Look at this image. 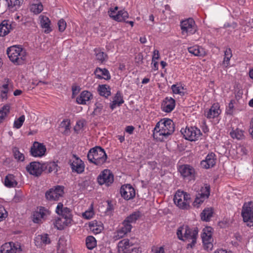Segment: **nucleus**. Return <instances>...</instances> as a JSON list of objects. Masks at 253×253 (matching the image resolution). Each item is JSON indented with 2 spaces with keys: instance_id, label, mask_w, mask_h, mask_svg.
I'll list each match as a JSON object with an SVG mask.
<instances>
[{
  "instance_id": "nucleus-1",
  "label": "nucleus",
  "mask_w": 253,
  "mask_h": 253,
  "mask_svg": "<svg viewBox=\"0 0 253 253\" xmlns=\"http://www.w3.org/2000/svg\"><path fill=\"white\" fill-rule=\"evenodd\" d=\"M174 124L169 119H164L157 123L153 130V137L160 141H163L174 131Z\"/></svg>"
},
{
  "instance_id": "nucleus-2",
  "label": "nucleus",
  "mask_w": 253,
  "mask_h": 253,
  "mask_svg": "<svg viewBox=\"0 0 253 253\" xmlns=\"http://www.w3.org/2000/svg\"><path fill=\"white\" fill-rule=\"evenodd\" d=\"M198 233L197 228L191 229L187 225H183L178 228L176 234L179 240L191 242L187 244V247L192 248L196 243Z\"/></svg>"
},
{
  "instance_id": "nucleus-3",
  "label": "nucleus",
  "mask_w": 253,
  "mask_h": 253,
  "mask_svg": "<svg viewBox=\"0 0 253 253\" xmlns=\"http://www.w3.org/2000/svg\"><path fill=\"white\" fill-rule=\"evenodd\" d=\"M7 54L11 62L16 65H21L26 59V52L20 46L14 45L7 49Z\"/></svg>"
},
{
  "instance_id": "nucleus-4",
  "label": "nucleus",
  "mask_w": 253,
  "mask_h": 253,
  "mask_svg": "<svg viewBox=\"0 0 253 253\" xmlns=\"http://www.w3.org/2000/svg\"><path fill=\"white\" fill-rule=\"evenodd\" d=\"M87 158L90 163L96 166H101L106 162L107 156L103 148L96 146L89 150Z\"/></svg>"
},
{
  "instance_id": "nucleus-5",
  "label": "nucleus",
  "mask_w": 253,
  "mask_h": 253,
  "mask_svg": "<svg viewBox=\"0 0 253 253\" xmlns=\"http://www.w3.org/2000/svg\"><path fill=\"white\" fill-rule=\"evenodd\" d=\"M241 214L245 222L248 226H253V202L245 203L243 205Z\"/></svg>"
},
{
  "instance_id": "nucleus-6",
  "label": "nucleus",
  "mask_w": 253,
  "mask_h": 253,
  "mask_svg": "<svg viewBox=\"0 0 253 253\" xmlns=\"http://www.w3.org/2000/svg\"><path fill=\"white\" fill-rule=\"evenodd\" d=\"M180 27L182 35L186 36L195 34L197 30L194 20L190 18L181 21Z\"/></svg>"
},
{
  "instance_id": "nucleus-7",
  "label": "nucleus",
  "mask_w": 253,
  "mask_h": 253,
  "mask_svg": "<svg viewBox=\"0 0 253 253\" xmlns=\"http://www.w3.org/2000/svg\"><path fill=\"white\" fill-rule=\"evenodd\" d=\"M64 189V186L60 185H57L49 189L45 192L46 199L50 201H58L60 197L63 196Z\"/></svg>"
},
{
  "instance_id": "nucleus-8",
  "label": "nucleus",
  "mask_w": 253,
  "mask_h": 253,
  "mask_svg": "<svg viewBox=\"0 0 253 253\" xmlns=\"http://www.w3.org/2000/svg\"><path fill=\"white\" fill-rule=\"evenodd\" d=\"M210 194V186L206 184L201 188L200 191L197 194L195 199L193 203L194 207L198 208L204 201L208 199Z\"/></svg>"
},
{
  "instance_id": "nucleus-9",
  "label": "nucleus",
  "mask_w": 253,
  "mask_h": 253,
  "mask_svg": "<svg viewBox=\"0 0 253 253\" xmlns=\"http://www.w3.org/2000/svg\"><path fill=\"white\" fill-rule=\"evenodd\" d=\"M181 133L184 138L190 141H196L202 135L201 130L195 126H187L185 129H181Z\"/></svg>"
},
{
  "instance_id": "nucleus-10",
  "label": "nucleus",
  "mask_w": 253,
  "mask_h": 253,
  "mask_svg": "<svg viewBox=\"0 0 253 253\" xmlns=\"http://www.w3.org/2000/svg\"><path fill=\"white\" fill-rule=\"evenodd\" d=\"M97 180L99 185L109 186L114 182V175L110 170L105 169L99 174Z\"/></svg>"
},
{
  "instance_id": "nucleus-11",
  "label": "nucleus",
  "mask_w": 253,
  "mask_h": 253,
  "mask_svg": "<svg viewBox=\"0 0 253 253\" xmlns=\"http://www.w3.org/2000/svg\"><path fill=\"white\" fill-rule=\"evenodd\" d=\"M0 253H22V249L17 242L6 243L1 247Z\"/></svg>"
},
{
  "instance_id": "nucleus-12",
  "label": "nucleus",
  "mask_w": 253,
  "mask_h": 253,
  "mask_svg": "<svg viewBox=\"0 0 253 253\" xmlns=\"http://www.w3.org/2000/svg\"><path fill=\"white\" fill-rule=\"evenodd\" d=\"M56 212L61 216L65 222V224H70L72 221V214L70 209L67 207H64L61 203H59L56 209Z\"/></svg>"
},
{
  "instance_id": "nucleus-13",
  "label": "nucleus",
  "mask_w": 253,
  "mask_h": 253,
  "mask_svg": "<svg viewBox=\"0 0 253 253\" xmlns=\"http://www.w3.org/2000/svg\"><path fill=\"white\" fill-rule=\"evenodd\" d=\"M44 165L38 162H32L26 166L27 171L31 175L38 176L44 170Z\"/></svg>"
},
{
  "instance_id": "nucleus-14",
  "label": "nucleus",
  "mask_w": 253,
  "mask_h": 253,
  "mask_svg": "<svg viewBox=\"0 0 253 253\" xmlns=\"http://www.w3.org/2000/svg\"><path fill=\"white\" fill-rule=\"evenodd\" d=\"M211 230L212 228L211 227H206L203 229L201 235L203 244L207 249L210 250H211L213 246L211 243L212 241Z\"/></svg>"
},
{
  "instance_id": "nucleus-15",
  "label": "nucleus",
  "mask_w": 253,
  "mask_h": 253,
  "mask_svg": "<svg viewBox=\"0 0 253 253\" xmlns=\"http://www.w3.org/2000/svg\"><path fill=\"white\" fill-rule=\"evenodd\" d=\"M178 170L181 175L184 178H188L189 180L194 179L195 171L194 169L189 165H183L179 166Z\"/></svg>"
},
{
  "instance_id": "nucleus-16",
  "label": "nucleus",
  "mask_w": 253,
  "mask_h": 253,
  "mask_svg": "<svg viewBox=\"0 0 253 253\" xmlns=\"http://www.w3.org/2000/svg\"><path fill=\"white\" fill-rule=\"evenodd\" d=\"M45 151V146L43 144L36 141L34 143L30 150L31 155L35 157H42L44 155Z\"/></svg>"
},
{
  "instance_id": "nucleus-17",
  "label": "nucleus",
  "mask_w": 253,
  "mask_h": 253,
  "mask_svg": "<svg viewBox=\"0 0 253 253\" xmlns=\"http://www.w3.org/2000/svg\"><path fill=\"white\" fill-rule=\"evenodd\" d=\"M49 214L50 211L48 209L44 207H40L39 210L34 212L33 221L36 223H40L42 222V220Z\"/></svg>"
},
{
  "instance_id": "nucleus-18",
  "label": "nucleus",
  "mask_w": 253,
  "mask_h": 253,
  "mask_svg": "<svg viewBox=\"0 0 253 253\" xmlns=\"http://www.w3.org/2000/svg\"><path fill=\"white\" fill-rule=\"evenodd\" d=\"M120 193L122 197L126 200L132 199L135 195L134 189L130 184L123 185Z\"/></svg>"
},
{
  "instance_id": "nucleus-19",
  "label": "nucleus",
  "mask_w": 253,
  "mask_h": 253,
  "mask_svg": "<svg viewBox=\"0 0 253 253\" xmlns=\"http://www.w3.org/2000/svg\"><path fill=\"white\" fill-rule=\"evenodd\" d=\"M134 244L128 239H124L118 243V252L119 253H128L130 251V248L132 247Z\"/></svg>"
},
{
  "instance_id": "nucleus-20",
  "label": "nucleus",
  "mask_w": 253,
  "mask_h": 253,
  "mask_svg": "<svg viewBox=\"0 0 253 253\" xmlns=\"http://www.w3.org/2000/svg\"><path fill=\"white\" fill-rule=\"evenodd\" d=\"M34 241L35 245L39 248H42L43 246H45L51 243L49 235L46 233L37 235L35 238Z\"/></svg>"
},
{
  "instance_id": "nucleus-21",
  "label": "nucleus",
  "mask_w": 253,
  "mask_h": 253,
  "mask_svg": "<svg viewBox=\"0 0 253 253\" xmlns=\"http://www.w3.org/2000/svg\"><path fill=\"white\" fill-rule=\"evenodd\" d=\"M216 160L214 153H209L206 157L205 160L201 162V166L203 168L206 169L213 167L215 165Z\"/></svg>"
},
{
  "instance_id": "nucleus-22",
  "label": "nucleus",
  "mask_w": 253,
  "mask_h": 253,
  "mask_svg": "<svg viewBox=\"0 0 253 253\" xmlns=\"http://www.w3.org/2000/svg\"><path fill=\"white\" fill-rule=\"evenodd\" d=\"M109 16L114 20L119 22L125 21L129 16L127 12L124 10L119 11L116 14H115L114 10H111Z\"/></svg>"
},
{
  "instance_id": "nucleus-23",
  "label": "nucleus",
  "mask_w": 253,
  "mask_h": 253,
  "mask_svg": "<svg viewBox=\"0 0 253 253\" xmlns=\"http://www.w3.org/2000/svg\"><path fill=\"white\" fill-rule=\"evenodd\" d=\"M175 100L172 98L167 97L162 104L163 110L167 113L171 112L175 107Z\"/></svg>"
},
{
  "instance_id": "nucleus-24",
  "label": "nucleus",
  "mask_w": 253,
  "mask_h": 253,
  "mask_svg": "<svg viewBox=\"0 0 253 253\" xmlns=\"http://www.w3.org/2000/svg\"><path fill=\"white\" fill-rule=\"evenodd\" d=\"M71 168L73 171L78 173H82L84 169V165L83 162L79 158H76L71 164Z\"/></svg>"
},
{
  "instance_id": "nucleus-25",
  "label": "nucleus",
  "mask_w": 253,
  "mask_h": 253,
  "mask_svg": "<svg viewBox=\"0 0 253 253\" xmlns=\"http://www.w3.org/2000/svg\"><path fill=\"white\" fill-rule=\"evenodd\" d=\"M181 195H182V192L178 191L174 196V202L179 208L182 209H187V204H186L185 201H184L183 199L182 198V196H181Z\"/></svg>"
},
{
  "instance_id": "nucleus-26",
  "label": "nucleus",
  "mask_w": 253,
  "mask_h": 253,
  "mask_svg": "<svg viewBox=\"0 0 253 253\" xmlns=\"http://www.w3.org/2000/svg\"><path fill=\"white\" fill-rule=\"evenodd\" d=\"M96 78L99 79H104L106 80H109L111 78V76L108 70L105 68L101 69L97 67L94 72Z\"/></svg>"
},
{
  "instance_id": "nucleus-27",
  "label": "nucleus",
  "mask_w": 253,
  "mask_h": 253,
  "mask_svg": "<svg viewBox=\"0 0 253 253\" xmlns=\"http://www.w3.org/2000/svg\"><path fill=\"white\" fill-rule=\"evenodd\" d=\"M221 111L219 109V105L218 104H214L207 112L206 116L209 119H213L218 117Z\"/></svg>"
},
{
  "instance_id": "nucleus-28",
  "label": "nucleus",
  "mask_w": 253,
  "mask_h": 253,
  "mask_svg": "<svg viewBox=\"0 0 253 253\" xmlns=\"http://www.w3.org/2000/svg\"><path fill=\"white\" fill-rule=\"evenodd\" d=\"M92 98V94L88 91H83L76 99V101L80 104H86Z\"/></svg>"
},
{
  "instance_id": "nucleus-29",
  "label": "nucleus",
  "mask_w": 253,
  "mask_h": 253,
  "mask_svg": "<svg viewBox=\"0 0 253 253\" xmlns=\"http://www.w3.org/2000/svg\"><path fill=\"white\" fill-rule=\"evenodd\" d=\"M188 51L191 54L196 56L204 57L206 55V52L205 49L197 45L188 47Z\"/></svg>"
},
{
  "instance_id": "nucleus-30",
  "label": "nucleus",
  "mask_w": 253,
  "mask_h": 253,
  "mask_svg": "<svg viewBox=\"0 0 253 253\" xmlns=\"http://www.w3.org/2000/svg\"><path fill=\"white\" fill-rule=\"evenodd\" d=\"M41 19V25L42 28L44 29V32L46 34L49 33L52 29L50 26V20L46 16L41 15L40 17Z\"/></svg>"
},
{
  "instance_id": "nucleus-31",
  "label": "nucleus",
  "mask_w": 253,
  "mask_h": 253,
  "mask_svg": "<svg viewBox=\"0 0 253 253\" xmlns=\"http://www.w3.org/2000/svg\"><path fill=\"white\" fill-rule=\"evenodd\" d=\"M11 27L7 21H3L0 24V36L3 37L7 35L10 32Z\"/></svg>"
},
{
  "instance_id": "nucleus-32",
  "label": "nucleus",
  "mask_w": 253,
  "mask_h": 253,
  "mask_svg": "<svg viewBox=\"0 0 253 253\" xmlns=\"http://www.w3.org/2000/svg\"><path fill=\"white\" fill-rule=\"evenodd\" d=\"M124 102V101L121 93L120 92L118 91L114 97V100L110 105V107L111 109L113 110L117 106H119Z\"/></svg>"
},
{
  "instance_id": "nucleus-33",
  "label": "nucleus",
  "mask_w": 253,
  "mask_h": 253,
  "mask_svg": "<svg viewBox=\"0 0 253 253\" xmlns=\"http://www.w3.org/2000/svg\"><path fill=\"white\" fill-rule=\"evenodd\" d=\"M98 91L101 96L107 98L111 95V88L109 85L102 84L99 85Z\"/></svg>"
},
{
  "instance_id": "nucleus-34",
  "label": "nucleus",
  "mask_w": 253,
  "mask_h": 253,
  "mask_svg": "<svg viewBox=\"0 0 253 253\" xmlns=\"http://www.w3.org/2000/svg\"><path fill=\"white\" fill-rule=\"evenodd\" d=\"M4 185L7 187H14L16 186L17 182L13 174H9L5 176Z\"/></svg>"
},
{
  "instance_id": "nucleus-35",
  "label": "nucleus",
  "mask_w": 253,
  "mask_h": 253,
  "mask_svg": "<svg viewBox=\"0 0 253 253\" xmlns=\"http://www.w3.org/2000/svg\"><path fill=\"white\" fill-rule=\"evenodd\" d=\"M89 227L90 229L95 234L99 233L103 230V227L100 222L96 220L92 221L89 223Z\"/></svg>"
},
{
  "instance_id": "nucleus-36",
  "label": "nucleus",
  "mask_w": 253,
  "mask_h": 253,
  "mask_svg": "<svg viewBox=\"0 0 253 253\" xmlns=\"http://www.w3.org/2000/svg\"><path fill=\"white\" fill-rule=\"evenodd\" d=\"M230 135L232 138L237 139V140H241L245 137L244 131L238 128L235 129H232L230 132Z\"/></svg>"
},
{
  "instance_id": "nucleus-37",
  "label": "nucleus",
  "mask_w": 253,
  "mask_h": 253,
  "mask_svg": "<svg viewBox=\"0 0 253 253\" xmlns=\"http://www.w3.org/2000/svg\"><path fill=\"white\" fill-rule=\"evenodd\" d=\"M213 211L211 208L205 209L201 213V219L203 221H209L212 216Z\"/></svg>"
},
{
  "instance_id": "nucleus-38",
  "label": "nucleus",
  "mask_w": 253,
  "mask_h": 253,
  "mask_svg": "<svg viewBox=\"0 0 253 253\" xmlns=\"http://www.w3.org/2000/svg\"><path fill=\"white\" fill-rule=\"evenodd\" d=\"M10 111V105H4L0 110V123L3 122Z\"/></svg>"
},
{
  "instance_id": "nucleus-39",
  "label": "nucleus",
  "mask_w": 253,
  "mask_h": 253,
  "mask_svg": "<svg viewBox=\"0 0 253 253\" xmlns=\"http://www.w3.org/2000/svg\"><path fill=\"white\" fill-rule=\"evenodd\" d=\"M104 102H97L95 104V108L93 112V114L95 116H99L101 115L102 111L104 109Z\"/></svg>"
},
{
  "instance_id": "nucleus-40",
  "label": "nucleus",
  "mask_w": 253,
  "mask_h": 253,
  "mask_svg": "<svg viewBox=\"0 0 253 253\" xmlns=\"http://www.w3.org/2000/svg\"><path fill=\"white\" fill-rule=\"evenodd\" d=\"M86 247L89 250H92L96 246V241L92 236H88L86 238Z\"/></svg>"
},
{
  "instance_id": "nucleus-41",
  "label": "nucleus",
  "mask_w": 253,
  "mask_h": 253,
  "mask_svg": "<svg viewBox=\"0 0 253 253\" xmlns=\"http://www.w3.org/2000/svg\"><path fill=\"white\" fill-rule=\"evenodd\" d=\"M140 216L141 214L139 211H135L128 216L125 220L130 224L135 223L136 221L140 218Z\"/></svg>"
},
{
  "instance_id": "nucleus-42",
  "label": "nucleus",
  "mask_w": 253,
  "mask_h": 253,
  "mask_svg": "<svg viewBox=\"0 0 253 253\" xmlns=\"http://www.w3.org/2000/svg\"><path fill=\"white\" fill-rule=\"evenodd\" d=\"M42 165H44V167H44V170L47 169L48 172L49 173H50L52 171H54L55 172H57V171L58 170V169H57L58 166L54 162H50L47 164H42Z\"/></svg>"
},
{
  "instance_id": "nucleus-43",
  "label": "nucleus",
  "mask_w": 253,
  "mask_h": 253,
  "mask_svg": "<svg viewBox=\"0 0 253 253\" xmlns=\"http://www.w3.org/2000/svg\"><path fill=\"white\" fill-rule=\"evenodd\" d=\"M96 54V59L101 63H103L107 60V55L103 51H101L98 49L95 50Z\"/></svg>"
},
{
  "instance_id": "nucleus-44",
  "label": "nucleus",
  "mask_w": 253,
  "mask_h": 253,
  "mask_svg": "<svg viewBox=\"0 0 253 253\" xmlns=\"http://www.w3.org/2000/svg\"><path fill=\"white\" fill-rule=\"evenodd\" d=\"M69 224H65L64 220L61 218H58L54 222V226L58 230H62L65 226L69 225Z\"/></svg>"
},
{
  "instance_id": "nucleus-45",
  "label": "nucleus",
  "mask_w": 253,
  "mask_h": 253,
  "mask_svg": "<svg viewBox=\"0 0 253 253\" xmlns=\"http://www.w3.org/2000/svg\"><path fill=\"white\" fill-rule=\"evenodd\" d=\"M43 10V6L41 2L34 3L31 5V10L35 14H39Z\"/></svg>"
},
{
  "instance_id": "nucleus-46",
  "label": "nucleus",
  "mask_w": 253,
  "mask_h": 253,
  "mask_svg": "<svg viewBox=\"0 0 253 253\" xmlns=\"http://www.w3.org/2000/svg\"><path fill=\"white\" fill-rule=\"evenodd\" d=\"M5 1L6 4L9 8L14 7L17 8L20 6L22 0H5Z\"/></svg>"
},
{
  "instance_id": "nucleus-47",
  "label": "nucleus",
  "mask_w": 253,
  "mask_h": 253,
  "mask_svg": "<svg viewBox=\"0 0 253 253\" xmlns=\"http://www.w3.org/2000/svg\"><path fill=\"white\" fill-rule=\"evenodd\" d=\"M25 121V116L24 115L21 116L19 118L16 119L14 122L13 127L19 129L23 125V123Z\"/></svg>"
},
{
  "instance_id": "nucleus-48",
  "label": "nucleus",
  "mask_w": 253,
  "mask_h": 253,
  "mask_svg": "<svg viewBox=\"0 0 253 253\" xmlns=\"http://www.w3.org/2000/svg\"><path fill=\"white\" fill-rule=\"evenodd\" d=\"M13 153L15 159L20 161H23L24 160V155L22 153H21L17 148H14Z\"/></svg>"
},
{
  "instance_id": "nucleus-49",
  "label": "nucleus",
  "mask_w": 253,
  "mask_h": 253,
  "mask_svg": "<svg viewBox=\"0 0 253 253\" xmlns=\"http://www.w3.org/2000/svg\"><path fill=\"white\" fill-rule=\"evenodd\" d=\"M235 103L234 100H231L228 104V107L226 108V113L228 115H232L235 110L234 104Z\"/></svg>"
},
{
  "instance_id": "nucleus-50",
  "label": "nucleus",
  "mask_w": 253,
  "mask_h": 253,
  "mask_svg": "<svg viewBox=\"0 0 253 253\" xmlns=\"http://www.w3.org/2000/svg\"><path fill=\"white\" fill-rule=\"evenodd\" d=\"M123 227L121 228L125 231V232L126 233L130 232L132 226L130 223L127 221L126 220H125L123 222Z\"/></svg>"
},
{
  "instance_id": "nucleus-51",
  "label": "nucleus",
  "mask_w": 253,
  "mask_h": 253,
  "mask_svg": "<svg viewBox=\"0 0 253 253\" xmlns=\"http://www.w3.org/2000/svg\"><path fill=\"white\" fill-rule=\"evenodd\" d=\"M58 29L60 32H63L66 27V23L65 21L61 19L58 22Z\"/></svg>"
},
{
  "instance_id": "nucleus-52",
  "label": "nucleus",
  "mask_w": 253,
  "mask_h": 253,
  "mask_svg": "<svg viewBox=\"0 0 253 253\" xmlns=\"http://www.w3.org/2000/svg\"><path fill=\"white\" fill-rule=\"evenodd\" d=\"M7 216V212L3 207L0 206V222L4 220Z\"/></svg>"
},
{
  "instance_id": "nucleus-53",
  "label": "nucleus",
  "mask_w": 253,
  "mask_h": 253,
  "mask_svg": "<svg viewBox=\"0 0 253 253\" xmlns=\"http://www.w3.org/2000/svg\"><path fill=\"white\" fill-rule=\"evenodd\" d=\"M182 192V195L181 196L182 198L183 199V200L185 201L186 204H187V209L189 207V201L190 200V196L189 194L186 192H184V191H181Z\"/></svg>"
},
{
  "instance_id": "nucleus-54",
  "label": "nucleus",
  "mask_w": 253,
  "mask_h": 253,
  "mask_svg": "<svg viewBox=\"0 0 253 253\" xmlns=\"http://www.w3.org/2000/svg\"><path fill=\"white\" fill-rule=\"evenodd\" d=\"M66 246V240L64 237H60L58 240V246L59 249L63 250Z\"/></svg>"
},
{
  "instance_id": "nucleus-55",
  "label": "nucleus",
  "mask_w": 253,
  "mask_h": 253,
  "mask_svg": "<svg viewBox=\"0 0 253 253\" xmlns=\"http://www.w3.org/2000/svg\"><path fill=\"white\" fill-rule=\"evenodd\" d=\"M171 89L172 91L175 94H181L182 92L181 91V89H183L180 86H178L176 84H173L171 86Z\"/></svg>"
},
{
  "instance_id": "nucleus-56",
  "label": "nucleus",
  "mask_w": 253,
  "mask_h": 253,
  "mask_svg": "<svg viewBox=\"0 0 253 253\" xmlns=\"http://www.w3.org/2000/svg\"><path fill=\"white\" fill-rule=\"evenodd\" d=\"M93 215L94 212L92 209L86 211L83 214V217L87 219H90Z\"/></svg>"
},
{
  "instance_id": "nucleus-57",
  "label": "nucleus",
  "mask_w": 253,
  "mask_h": 253,
  "mask_svg": "<svg viewBox=\"0 0 253 253\" xmlns=\"http://www.w3.org/2000/svg\"><path fill=\"white\" fill-rule=\"evenodd\" d=\"M3 82L4 84L0 87L9 89V86H12L11 81L8 78L4 79Z\"/></svg>"
},
{
  "instance_id": "nucleus-58",
  "label": "nucleus",
  "mask_w": 253,
  "mask_h": 253,
  "mask_svg": "<svg viewBox=\"0 0 253 253\" xmlns=\"http://www.w3.org/2000/svg\"><path fill=\"white\" fill-rule=\"evenodd\" d=\"M126 234L127 233H126L124 230L121 228L118 230L115 238H116V240H118L123 238Z\"/></svg>"
},
{
  "instance_id": "nucleus-59",
  "label": "nucleus",
  "mask_w": 253,
  "mask_h": 253,
  "mask_svg": "<svg viewBox=\"0 0 253 253\" xmlns=\"http://www.w3.org/2000/svg\"><path fill=\"white\" fill-rule=\"evenodd\" d=\"M84 127V123L81 121L77 122L76 126L74 127L75 131H78Z\"/></svg>"
},
{
  "instance_id": "nucleus-60",
  "label": "nucleus",
  "mask_w": 253,
  "mask_h": 253,
  "mask_svg": "<svg viewBox=\"0 0 253 253\" xmlns=\"http://www.w3.org/2000/svg\"><path fill=\"white\" fill-rule=\"evenodd\" d=\"M160 58L159 52L158 50H155L153 52L152 57V62H154L156 60L159 59Z\"/></svg>"
},
{
  "instance_id": "nucleus-61",
  "label": "nucleus",
  "mask_w": 253,
  "mask_h": 253,
  "mask_svg": "<svg viewBox=\"0 0 253 253\" xmlns=\"http://www.w3.org/2000/svg\"><path fill=\"white\" fill-rule=\"evenodd\" d=\"M61 125L62 127H65V130H68L70 129V122L67 121H63L61 123Z\"/></svg>"
},
{
  "instance_id": "nucleus-62",
  "label": "nucleus",
  "mask_w": 253,
  "mask_h": 253,
  "mask_svg": "<svg viewBox=\"0 0 253 253\" xmlns=\"http://www.w3.org/2000/svg\"><path fill=\"white\" fill-rule=\"evenodd\" d=\"M141 252V250L138 247H133L130 249V251L128 253H140Z\"/></svg>"
},
{
  "instance_id": "nucleus-63",
  "label": "nucleus",
  "mask_w": 253,
  "mask_h": 253,
  "mask_svg": "<svg viewBox=\"0 0 253 253\" xmlns=\"http://www.w3.org/2000/svg\"><path fill=\"white\" fill-rule=\"evenodd\" d=\"M134 129V127L133 126H129L126 127V131L129 134H132Z\"/></svg>"
},
{
  "instance_id": "nucleus-64",
  "label": "nucleus",
  "mask_w": 253,
  "mask_h": 253,
  "mask_svg": "<svg viewBox=\"0 0 253 253\" xmlns=\"http://www.w3.org/2000/svg\"><path fill=\"white\" fill-rule=\"evenodd\" d=\"M231 57H224L223 61V64L227 67L229 64L230 60Z\"/></svg>"
}]
</instances>
